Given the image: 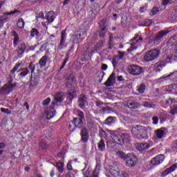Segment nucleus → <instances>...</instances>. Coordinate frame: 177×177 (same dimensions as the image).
I'll return each instance as SVG.
<instances>
[{"label": "nucleus", "instance_id": "obj_1", "mask_svg": "<svg viewBox=\"0 0 177 177\" xmlns=\"http://www.w3.org/2000/svg\"><path fill=\"white\" fill-rule=\"evenodd\" d=\"M131 133L136 139H145L149 138L151 135V127H146L145 126H137L133 127Z\"/></svg>", "mask_w": 177, "mask_h": 177}, {"label": "nucleus", "instance_id": "obj_2", "mask_svg": "<svg viewBox=\"0 0 177 177\" xmlns=\"http://www.w3.org/2000/svg\"><path fill=\"white\" fill-rule=\"evenodd\" d=\"M116 156L124 161H127L126 165L127 167H135L136 162H138V158H136V156L132 153L125 154L123 151H119L116 153Z\"/></svg>", "mask_w": 177, "mask_h": 177}, {"label": "nucleus", "instance_id": "obj_3", "mask_svg": "<svg viewBox=\"0 0 177 177\" xmlns=\"http://www.w3.org/2000/svg\"><path fill=\"white\" fill-rule=\"evenodd\" d=\"M108 133H110V137L119 145H124L127 140H128L127 134H120L118 131H113L111 130H107Z\"/></svg>", "mask_w": 177, "mask_h": 177}, {"label": "nucleus", "instance_id": "obj_4", "mask_svg": "<svg viewBox=\"0 0 177 177\" xmlns=\"http://www.w3.org/2000/svg\"><path fill=\"white\" fill-rule=\"evenodd\" d=\"M160 53L161 52L157 48L150 50L146 53L144 59L145 62H152V60H156V59L160 56Z\"/></svg>", "mask_w": 177, "mask_h": 177}, {"label": "nucleus", "instance_id": "obj_5", "mask_svg": "<svg viewBox=\"0 0 177 177\" xmlns=\"http://www.w3.org/2000/svg\"><path fill=\"white\" fill-rule=\"evenodd\" d=\"M143 69H142V67L138 65H130L129 66V73L133 75H140Z\"/></svg>", "mask_w": 177, "mask_h": 177}, {"label": "nucleus", "instance_id": "obj_6", "mask_svg": "<svg viewBox=\"0 0 177 177\" xmlns=\"http://www.w3.org/2000/svg\"><path fill=\"white\" fill-rule=\"evenodd\" d=\"M86 37V31H83L82 34L78 33L73 35L71 37V40L73 44H80V41L84 39Z\"/></svg>", "mask_w": 177, "mask_h": 177}, {"label": "nucleus", "instance_id": "obj_7", "mask_svg": "<svg viewBox=\"0 0 177 177\" xmlns=\"http://www.w3.org/2000/svg\"><path fill=\"white\" fill-rule=\"evenodd\" d=\"M81 140L83 143H86L89 140V131L88 129L82 127L80 131Z\"/></svg>", "mask_w": 177, "mask_h": 177}, {"label": "nucleus", "instance_id": "obj_8", "mask_svg": "<svg viewBox=\"0 0 177 177\" xmlns=\"http://www.w3.org/2000/svg\"><path fill=\"white\" fill-rule=\"evenodd\" d=\"M152 146L153 142L149 141L148 142L137 144L136 149H138L139 151H143L150 149V147H152Z\"/></svg>", "mask_w": 177, "mask_h": 177}, {"label": "nucleus", "instance_id": "obj_9", "mask_svg": "<svg viewBox=\"0 0 177 177\" xmlns=\"http://www.w3.org/2000/svg\"><path fill=\"white\" fill-rule=\"evenodd\" d=\"M165 160V157L162 154H160L153 158L151 160L152 165H160Z\"/></svg>", "mask_w": 177, "mask_h": 177}, {"label": "nucleus", "instance_id": "obj_10", "mask_svg": "<svg viewBox=\"0 0 177 177\" xmlns=\"http://www.w3.org/2000/svg\"><path fill=\"white\" fill-rule=\"evenodd\" d=\"M66 38H67V33H66V30L61 32V41L59 45V49H63L66 44Z\"/></svg>", "mask_w": 177, "mask_h": 177}, {"label": "nucleus", "instance_id": "obj_11", "mask_svg": "<svg viewBox=\"0 0 177 177\" xmlns=\"http://www.w3.org/2000/svg\"><path fill=\"white\" fill-rule=\"evenodd\" d=\"M115 81V73H112L109 77L107 79L106 82L104 84L105 86H113L114 85V82Z\"/></svg>", "mask_w": 177, "mask_h": 177}, {"label": "nucleus", "instance_id": "obj_12", "mask_svg": "<svg viewBox=\"0 0 177 177\" xmlns=\"http://www.w3.org/2000/svg\"><path fill=\"white\" fill-rule=\"evenodd\" d=\"M177 168V165L174 164L170 167L166 169L165 171H162L161 176L165 177L167 176V175H169L171 172H174Z\"/></svg>", "mask_w": 177, "mask_h": 177}, {"label": "nucleus", "instance_id": "obj_13", "mask_svg": "<svg viewBox=\"0 0 177 177\" xmlns=\"http://www.w3.org/2000/svg\"><path fill=\"white\" fill-rule=\"evenodd\" d=\"M167 34H169V30H161L156 34L155 39L156 41H161V39H163V38L165 37V35H167Z\"/></svg>", "mask_w": 177, "mask_h": 177}, {"label": "nucleus", "instance_id": "obj_14", "mask_svg": "<svg viewBox=\"0 0 177 177\" xmlns=\"http://www.w3.org/2000/svg\"><path fill=\"white\" fill-rule=\"evenodd\" d=\"M86 104H88V102L86 101V95H85V94H82L79 98V106L81 107V109H84Z\"/></svg>", "mask_w": 177, "mask_h": 177}, {"label": "nucleus", "instance_id": "obj_15", "mask_svg": "<svg viewBox=\"0 0 177 177\" xmlns=\"http://www.w3.org/2000/svg\"><path fill=\"white\" fill-rule=\"evenodd\" d=\"M104 42L103 41H100L97 44L91 49L88 50V53H93L97 50H100L103 48Z\"/></svg>", "mask_w": 177, "mask_h": 177}, {"label": "nucleus", "instance_id": "obj_16", "mask_svg": "<svg viewBox=\"0 0 177 177\" xmlns=\"http://www.w3.org/2000/svg\"><path fill=\"white\" fill-rule=\"evenodd\" d=\"M64 97H65L64 93L58 92L55 94L54 100L56 102H63V100H64Z\"/></svg>", "mask_w": 177, "mask_h": 177}, {"label": "nucleus", "instance_id": "obj_17", "mask_svg": "<svg viewBox=\"0 0 177 177\" xmlns=\"http://www.w3.org/2000/svg\"><path fill=\"white\" fill-rule=\"evenodd\" d=\"M176 78H177V73L176 72V73H171L167 76L160 77V80H165V81H167V80H170V81H176Z\"/></svg>", "mask_w": 177, "mask_h": 177}, {"label": "nucleus", "instance_id": "obj_18", "mask_svg": "<svg viewBox=\"0 0 177 177\" xmlns=\"http://www.w3.org/2000/svg\"><path fill=\"white\" fill-rule=\"evenodd\" d=\"M46 18L47 19L49 23H53V21H55V19H56V15L55 14V12L54 11L48 12L46 15Z\"/></svg>", "mask_w": 177, "mask_h": 177}, {"label": "nucleus", "instance_id": "obj_19", "mask_svg": "<svg viewBox=\"0 0 177 177\" xmlns=\"http://www.w3.org/2000/svg\"><path fill=\"white\" fill-rule=\"evenodd\" d=\"M162 68H164V63L162 62H158L153 66V70L156 71V73H159Z\"/></svg>", "mask_w": 177, "mask_h": 177}, {"label": "nucleus", "instance_id": "obj_20", "mask_svg": "<svg viewBox=\"0 0 177 177\" xmlns=\"http://www.w3.org/2000/svg\"><path fill=\"white\" fill-rule=\"evenodd\" d=\"M73 84H74V76H73V74H71L69 77L66 79V85L67 88H73Z\"/></svg>", "mask_w": 177, "mask_h": 177}, {"label": "nucleus", "instance_id": "obj_21", "mask_svg": "<svg viewBox=\"0 0 177 177\" xmlns=\"http://www.w3.org/2000/svg\"><path fill=\"white\" fill-rule=\"evenodd\" d=\"M177 84H170L162 87V90L165 92H171V91H176Z\"/></svg>", "mask_w": 177, "mask_h": 177}, {"label": "nucleus", "instance_id": "obj_22", "mask_svg": "<svg viewBox=\"0 0 177 177\" xmlns=\"http://www.w3.org/2000/svg\"><path fill=\"white\" fill-rule=\"evenodd\" d=\"M72 124L75 125V128H81L84 124V122H82V119L75 118L72 121Z\"/></svg>", "mask_w": 177, "mask_h": 177}, {"label": "nucleus", "instance_id": "obj_23", "mask_svg": "<svg viewBox=\"0 0 177 177\" xmlns=\"http://www.w3.org/2000/svg\"><path fill=\"white\" fill-rule=\"evenodd\" d=\"M46 62H48V56L44 55L39 60V65L40 67H45L46 66Z\"/></svg>", "mask_w": 177, "mask_h": 177}, {"label": "nucleus", "instance_id": "obj_24", "mask_svg": "<svg viewBox=\"0 0 177 177\" xmlns=\"http://www.w3.org/2000/svg\"><path fill=\"white\" fill-rule=\"evenodd\" d=\"M19 71H21V73L19 74V75H21V77H27V75L30 74V71L28 70V68H20Z\"/></svg>", "mask_w": 177, "mask_h": 177}, {"label": "nucleus", "instance_id": "obj_25", "mask_svg": "<svg viewBox=\"0 0 177 177\" xmlns=\"http://www.w3.org/2000/svg\"><path fill=\"white\" fill-rule=\"evenodd\" d=\"M155 134L158 139H162L164 138V130L162 129H158L155 131Z\"/></svg>", "mask_w": 177, "mask_h": 177}, {"label": "nucleus", "instance_id": "obj_26", "mask_svg": "<svg viewBox=\"0 0 177 177\" xmlns=\"http://www.w3.org/2000/svg\"><path fill=\"white\" fill-rule=\"evenodd\" d=\"M56 114V111H55L54 108H51L50 110L46 113V118L48 120H50L55 117Z\"/></svg>", "mask_w": 177, "mask_h": 177}, {"label": "nucleus", "instance_id": "obj_27", "mask_svg": "<svg viewBox=\"0 0 177 177\" xmlns=\"http://www.w3.org/2000/svg\"><path fill=\"white\" fill-rule=\"evenodd\" d=\"M26 48H27L26 44H21L19 46V49L17 50L18 55H23V53H24V50H26Z\"/></svg>", "mask_w": 177, "mask_h": 177}, {"label": "nucleus", "instance_id": "obj_28", "mask_svg": "<svg viewBox=\"0 0 177 177\" xmlns=\"http://www.w3.org/2000/svg\"><path fill=\"white\" fill-rule=\"evenodd\" d=\"M97 146L100 151H104V149H106V144L104 143V140L101 139L97 143Z\"/></svg>", "mask_w": 177, "mask_h": 177}, {"label": "nucleus", "instance_id": "obj_29", "mask_svg": "<svg viewBox=\"0 0 177 177\" xmlns=\"http://www.w3.org/2000/svg\"><path fill=\"white\" fill-rule=\"evenodd\" d=\"M57 168L59 172L61 174L64 171V162H57Z\"/></svg>", "mask_w": 177, "mask_h": 177}, {"label": "nucleus", "instance_id": "obj_30", "mask_svg": "<svg viewBox=\"0 0 177 177\" xmlns=\"http://www.w3.org/2000/svg\"><path fill=\"white\" fill-rule=\"evenodd\" d=\"M30 37L34 38V37H39V31H38V29L33 28L30 30Z\"/></svg>", "mask_w": 177, "mask_h": 177}, {"label": "nucleus", "instance_id": "obj_31", "mask_svg": "<svg viewBox=\"0 0 177 177\" xmlns=\"http://www.w3.org/2000/svg\"><path fill=\"white\" fill-rule=\"evenodd\" d=\"M146 90V84H141L138 87L137 91L139 93H145V91Z\"/></svg>", "mask_w": 177, "mask_h": 177}, {"label": "nucleus", "instance_id": "obj_32", "mask_svg": "<svg viewBox=\"0 0 177 177\" xmlns=\"http://www.w3.org/2000/svg\"><path fill=\"white\" fill-rule=\"evenodd\" d=\"M24 24H26V23L24 22V19H23V18H20L17 22V27L19 28H24Z\"/></svg>", "mask_w": 177, "mask_h": 177}, {"label": "nucleus", "instance_id": "obj_33", "mask_svg": "<svg viewBox=\"0 0 177 177\" xmlns=\"http://www.w3.org/2000/svg\"><path fill=\"white\" fill-rule=\"evenodd\" d=\"M159 12H160V9L158 8V7H153L150 11V15L154 16L157 15V13H158Z\"/></svg>", "mask_w": 177, "mask_h": 177}, {"label": "nucleus", "instance_id": "obj_34", "mask_svg": "<svg viewBox=\"0 0 177 177\" xmlns=\"http://www.w3.org/2000/svg\"><path fill=\"white\" fill-rule=\"evenodd\" d=\"M13 84H5L3 88H0V93L5 92V91H8L9 88H13Z\"/></svg>", "mask_w": 177, "mask_h": 177}, {"label": "nucleus", "instance_id": "obj_35", "mask_svg": "<svg viewBox=\"0 0 177 177\" xmlns=\"http://www.w3.org/2000/svg\"><path fill=\"white\" fill-rule=\"evenodd\" d=\"M12 34L14 35V46H17V42H19V35H17L16 31H14Z\"/></svg>", "mask_w": 177, "mask_h": 177}, {"label": "nucleus", "instance_id": "obj_36", "mask_svg": "<svg viewBox=\"0 0 177 177\" xmlns=\"http://www.w3.org/2000/svg\"><path fill=\"white\" fill-rule=\"evenodd\" d=\"M20 66H21V63L18 62L17 64H16L12 70H11L10 71L11 74H15V73H16V71L19 70V67H20Z\"/></svg>", "mask_w": 177, "mask_h": 177}, {"label": "nucleus", "instance_id": "obj_37", "mask_svg": "<svg viewBox=\"0 0 177 177\" xmlns=\"http://www.w3.org/2000/svg\"><path fill=\"white\" fill-rule=\"evenodd\" d=\"M176 0H162V5L163 6H167V5H169L171 3H174V2H176Z\"/></svg>", "mask_w": 177, "mask_h": 177}, {"label": "nucleus", "instance_id": "obj_38", "mask_svg": "<svg viewBox=\"0 0 177 177\" xmlns=\"http://www.w3.org/2000/svg\"><path fill=\"white\" fill-rule=\"evenodd\" d=\"M106 32H107V28H106V26H102V28H101V31H100V35L101 36V37H105V35H106Z\"/></svg>", "mask_w": 177, "mask_h": 177}, {"label": "nucleus", "instance_id": "obj_39", "mask_svg": "<svg viewBox=\"0 0 177 177\" xmlns=\"http://www.w3.org/2000/svg\"><path fill=\"white\" fill-rule=\"evenodd\" d=\"M138 106V103L134 101H130L128 102V106L131 107V109H136Z\"/></svg>", "mask_w": 177, "mask_h": 177}, {"label": "nucleus", "instance_id": "obj_40", "mask_svg": "<svg viewBox=\"0 0 177 177\" xmlns=\"http://www.w3.org/2000/svg\"><path fill=\"white\" fill-rule=\"evenodd\" d=\"M113 121H114V118H113V117L111 116H109L104 121V124H106V125H110V124H112Z\"/></svg>", "mask_w": 177, "mask_h": 177}, {"label": "nucleus", "instance_id": "obj_41", "mask_svg": "<svg viewBox=\"0 0 177 177\" xmlns=\"http://www.w3.org/2000/svg\"><path fill=\"white\" fill-rule=\"evenodd\" d=\"M177 113V106L176 105H173L171 107V111H170V114H172V115H175Z\"/></svg>", "mask_w": 177, "mask_h": 177}, {"label": "nucleus", "instance_id": "obj_42", "mask_svg": "<svg viewBox=\"0 0 177 177\" xmlns=\"http://www.w3.org/2000/svg\"><path fill=\"white\" fill-rule=\"evenodd\" d=\"M40 147H41V149H43V150H46L49 149V145L44 142H40Z\"/></svg>", "mask_w": 177, "mask_h": 177}, {"label": "nucleus", "instance_id": "obj_43", "mask_svg": "<svg viewBox=\"0 0 177 177\" xmlns=\"http://www.w3.org/2000/svg\"><path fill=\"white\" fill-rule=\"evenodd\" d=\"M153 24V21L151 19H146L144 22V26L145 27H149Z\"/></svg>", "mask_w": 177, "mask_h": 177}, {"label": "nucleus", "instance_id": "obj_44", "mask_svg": "<svg viewBox=\"0 0 177 177\" xmlns=\"http://www.w3.org/2000/svg\"><path fill=\"white\" fill-rule=\"evenodd\" d=\"M15 13H20V11L15 10L14 11L10 12H3V15L4 16H10V15H15Z\"/></svg>", "mask_w": 177, "mask_h": 177}, {"label": "nucleus", "instance_id": "obj_45", "mask_svg": "<svg viewBox=\"0 0 177 177\" xmlns=\"http://www.w3.org/2000/svg\"><path fill=\"white\" fill-rule=\"evenodd\" d=\"M28 68L29 70H31V73L33 74L34 71H35V65H33L32 62H30Z\"/></svg>", "mask_w": 177, "mask_h": 177}, {"label": "nucleus", "instance_id": "obj_46", "mask_svg": "<svg viewBox=\"0 0 177 177\" xmlns=\"http://www.w3.org/2000/svg\"><path fill=\"white\" fill-rule=\"evenodd\" d=\"M139 41H143V38L142 37H138V35L135 36L132 39L131 41L132 42H139Z\"/></svg>", "mask_w": 177, "mask_h": 177}, {"label": "nucleus", "instance_id": "obj_47", "mask_svg": "<svg viewBox=\"0 0 177 177\" xmlns=\"http://www.w3.org/2000/svg\"><path fill=\"white\" fill-rule=\"evenodd\" d=\"M100 138H107V134L106 133V131H104V130L101 129L100 131Z\"/></svg>", "mask_w": 177, "mask_h": 177}, {"label": "nucleus", "instance_id": "obj_48", "mask_svg": "<svg viewBox=\"0 0 177 177\" xmlns=\"http://www.w3.org/2000/svg\"><path fill=\"white\" fill-rule=\"evenodd\" d=\"M50 97H47L46 100L43 101V106H48L50 103Z\"/></svg>", "mask_w": 177, "mask_h": 177}, {"label": "nucleus", "instance_id": "obj_49", "mask_svg": "<svg viewBox=\"0 0 177 177\" xmlns=\"http://www.w3.org/2000/svg\"><path fill=\"white\" fill-rule=\"evenodd\" d=\"M1 110L5 114H12V111L9 110V109L1 108Z\"/></svg>", "mask_w": 177, "mask_h": 177}, {"label": "nucleus", "instance_id": "obj_50", "mask_svg": "<svg viewBox=\"0 0 177 177\" xmlns=\"http://www.w3.org/2000/svg\"><path fill=\"white\" fill-rule=\"evenodd\" d=\"M46 48H48V43H45L39 48V50L41 52H44V50H46Z\"/></svg>", "mask_w": 177, "mask_h": 177}, {"label": "nucleus", "instance_id": "obj_51", "mask_svg": "<svg viewBox=\"0 0 177 177\" xmlns=\"http://www.w3.org/2000/svg\"><path fill=\"white\" fill-rule=\"evenodd\" d=\"M75 128V125L73 124V122L69 124V131H71V132L74 131Z\"/></svg>", "mask_w": 177, "mask_h": 177}, {"label": "nucleus", "instance_id": "obj_52", "mask_svg": "<svg viewBox=\"0 0 177 177\" xmlns=\"http://www.w3.org/2000/svg\"><path fill=\"white\" fill-rule=\"evenodd\" d=\"M143 106H144V107H147L148 109H151V107H153L151 104L149 102H144Z\"/></svg>", "mask_w": 177, "mask_h": 177}, {"label": "nucleus", "instance_id": "obj_53", "mask_svg": "<svg viewBox=\"0 0 177 177\" xmlns=\"http://www.w3.org/2000/svg\"><path fill=\"white\" fill-rule=\"evenodd\" d=\"M72 162L71 160L68 161L67 165H66V168L68 171H73V166L71 165Z\"/></svg>", "mask_w": 177, "mask_h": 177}, {"label": "nucleus", "instance_id": "obj_54", "mask_svg": "<svg viewBox=\"0 0 177 177\" xmlns=\"http://www.w3.org/2000/svg\"><path fill=\"white\" fill-rule=\"evenodd\" d=\"M118 60V58L117 57H113L112 59V64L113 67H115L117 66V61Z\"/></svg>", "mask_w": 177, "mask_h": 177}, {"label": "nucleus", "instance_id": "obj_55", "mask_svg": "<svg viewBox=\"0 0 177 177\" xmlns=\"http://www.w3.org/2000/svg\"><path fill=\"white\" fill-rule=\"evenodd\" d=\"M153 124L154 125H157L158 124V118L157 116H154L152 118Z\"/></svg>", "mask_w": 177, "mask_h": 177}, {"label": "nucleus", "instance_id": "obj_56", "mask_svg": "<svg viewBox=\"0 0 177 177\" xmlns=\"http://www.w3.org/2000/svg\"><path fill=\"white\" fill-rule=\"evenodd\" d=\"M107 106V103L106 102H96V106L97 107H100V106Z\"/></svg>", "mask_w": 177, "mask_h": 177}, {"label": "nucleus", "instance_id": "obj_57", "mask_svg": "<svg viewBox=\"0 0 177 177\" xmlns=\"http://www.w3.org/2000/svg\"><path fill=\"white\" fill-rule=\"evenodd\" d=\"M77 114H78L79 117L80 118V120H82L84 118V112H82L81 111H78Z\"/></svg>", "mask_w": 177, "mask_h": 177}, {"label": "nucleus", "instance_id": "obj_58", "mask_svg": "<svg viewBox=\"0 0 177 177\" xmlns=\"http://www.w3.org/2000/svg\"><path fill=\"white\" fill-rule=\"evenodd\" d=\"M176 59H177L176 55H173L169 57V60H171V62H174V61H175Z\"/></svg>", "mask_w": 177, "mask_h": 177}, {"label": "nucleus", "instance_id": "obj_59", "mask_svg": "<svg viewBox=\"0 0 177 177\" xmlns=\"http://www.w3.org/2000/svg\"><path fill=\"white\" fill-rule=\"evenodd\" d=\"M108 66L106 64H103L101 67V70H103L104 71H106L107 70Z\"/></svg>", "mask_w": 177, "mask_h": 177}, {"label": "nucleus", "instance_id": "obj_60", "mask_svg": "<svg viewBox=\"0 0 177 177\" xmlns=\"http://www.w3.org/2000/svg\"><path fill=\"white\" fill-rule=\"evenodd\" d=\"M86 177H98L97 172H96V170H95L94 172L92 173L91 176Z\"/></svg>", "mask_w": 177, "mask_h": 177}, {"label": "nucleus", "instance_id": "obj_61", "mask_svg": "<svg viewBox=\"0 0 177 177\" xmlns=\"http://www.w3.org/2000/svg\"><path fill=\"white\" fill-rule=\"evenodd\" d=\"M24 106L26 108V110H30V105L28 104V102H26Z\"/></svg>", "mask_w": 177, "mask_h": 177}, {"label": "nucleus", "instance_id": "obj_62", "mask_svg": "<svg viewBox=\"0 0 177 177\" xmlns=\"http://www.w3.org/2000/svg\"><path fill=\"white\" fill-rule=\"evenodd\" d=\"M67 63V59L64 60L62 65L61 66V70L64 68V66H66V64Z\"/></svg>", "mask_w": 177, "mask_h": 177}, {"label": "nucleus", "instance_id": "obj_63", "mask_svg": "<svg viewBox=\"0 0 177 177\" xmlns=\"http://www.w3.org/2000/svg\"><path fill=\"white\" fill-rule=\"evenodd\" d=\"M6 147V145L4 142H0V149H5Z\"/></svg>", "mask_w": 177, "mask_h": 177}, {"label": "nucleus", "instance_id": "obj_64", "mask_svg": "<svg viewBox=\"0 0 177 177\" xmlns=\"http://www.w3.org/2000/svg\"><path fill=\"white\" fill-rule=\"evenodd\" d=\"M119 59H122V57H124V55H125L124 53L122 52H119Z\"/></svg>", "mask_w": 177, "mask_h": 177}]
</instances>
